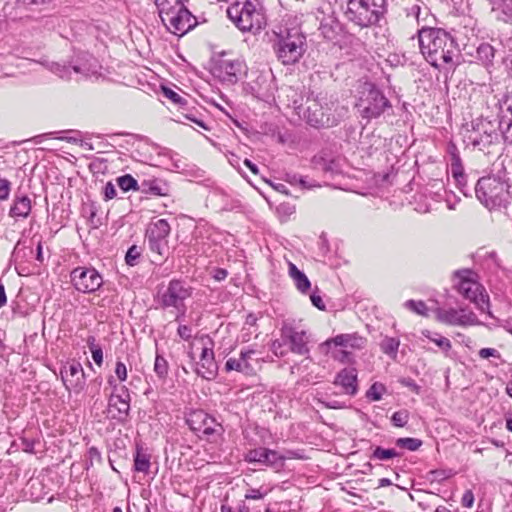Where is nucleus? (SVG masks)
I'll list each match as a JSON object with an SVG mask.
<instances>
[{"instance_id":"obj_31","label":"nucleus","mask_w":512,"mask_h":512,"mask_svg":"<svg viewBox=\"0 0 512 512\" xmlns=\"http://www.w3.org/2000/svg\"><path fill=\"white\" fill-rule=\"evenodd\" d=\"M399 345L400 341L398 339L393 337H385L381 342V350L385 354L394 358L396 357Z\"/></svg>"},{"instance_id":"obj_33","label":"nucleus","mask_w":512,"mask_h":512,"mask_svg":"<svg viewBox=\"0 0 512 512\" xmlns=\"http://www.w3.org/2000/svg\"><path fill=\"white\" fill-rule=\"evenodd\" d=\"M386 392V387L380 382L373 383L366 391V397L371 401L381 400L383 394Z\"/></svg>"},{"instance_id":"obj_16","label":"nucleus","mask_w":512,"mask_h":512,"mask_svg":"<svg viewBox=\"0 0 512 512\" xmlns=\"http://www.w3.org/2000/svg\"><path fill=\"white\" fill-rule=\"evenodd\" d=\"M291 458H294L293 452H289L287 456H284L275 450L264 447L249 450L245 455V460L249 463H260L276 469L282 468L284 461Z\"/></svg>"},{"instance_id":"obj_12","label":"nucleus","mask_w":512,"mask_h":512,"mask_svg":"<svg viewBox=\"0 0 512 512\" xmlns=\"http://www.w3.org/2000/svg\"><path fill=\"white\" fill-rule=\"evenodd\" d=\"M345 14L356 25L368 27L378 22L381 13L364 0H349Z\"/></svg>"},{"instance_id":"obj_30","label":"nucleus","mask_w":512,"mask_h":512,"mask_svg":"<svg viewBox=\"0 0 512 512\" xmlns=\"http://www.w3.org/2000/svg\"><path fill=\"white\" fill-rule=\"evenodd\" d=\"M117 185L123 192L139 191L137 180L130 174H125L116 179Z\"/></svg>"},{"instance_id":"obj_49","label":"nucleus","mask_w":512,"mask_h":512,"mask_svg":"<svg viewBox=\"0 0 512 512\" xmlns=\"http://www.w3.org/2000/svg\"><path fill=\"white\" fill-rule=\"evenodd\" d=\"M366 5H370L374 9H376L378 12L382 13V9L386 3V0H364Z\"/></svg>"},{"instance_id":"obj_34","label":"nucleus","mask_w":512,"mask_h":512,"mask_svg":"<svg viewBox=\"0 0 512 512\" xmlns=\"http://www.w3.org/2000/svg\"><path fill=\"white\" fill-rule=\"evenodd\" d=\"M169 366L167 360L161 356L156 355L154 362V371L158 375L159 378L164 379L168 374Z\"/></svg>"},{"instance_id":"obj_3","label":"nucleus","mask_w":512,"mask_h":512,"mask_svg":"<svg viewBox=\"0 0 512 512\" xmlns=\"http://www.w3.org/2000/svg\"><path fill=\"white\" fill-rule=\"evenodd\" d=\"M273 50L283 65H294L305 53L306 37L297 27L279 26L273 31Z\"/></svg>"},{"instance_id":"obj_28","label":"nucleus","mask_w":512,"mask_h":512,"mask_svg":"<svg viewBox=\"0 0 512 512\" xmlns=\"http://www.w3.org/2000/svg\"><path fill=\"white\" fill-rule=\"evenodd\" d=\"M404 307L419 316H429V308L423 300H407L404 303Z\"/></svg>"},{"instance_id":"obj_41","label":"nucleus","mask_w":512,"mask_h":512,"mask_svg":"<svg viewBox=\"0 0 512 512\" xmlns=\"http://www.w3.org/2000/svg\"><path fill=\"white\" fill-rule=\"evenodd\" d=\"M146 187L145 191L155 195V196H165L166 193L163 191L162 187L156 181H145L142 184Z\"/></svg>"},{"instance_id":"obj_2","label":"nucleus","mask_w":512,"mask_h":512,"mask_svg":"<svg viewBox=\"0 0 512 512\" xmlns=\"http://www.w3.org/2000/svg\"><path fill=\"white\" fill-rule=\"evenodd\" d=\"M351 92L355 98L354 107L360 117L367 122L379 118L391 108V103L384 93L366 79L356 81Z\"/></svg>"},{"instance_id":"obj_54","label":"nucleus","mask_w":512,"mask_h":512,"mask_svg":"<svg viewBox=\"0 0 512 512\" xmlns=\"http://www.w3.org/2000/svg\"><path fill=\"white\" fill-rule=\"evenodd\" d=\"M390 485H392V482H391V480H390V479H388V478H381V479H379V481H378V486H377V488H380V487H387V486H390Z\"/></svg>"},{"instance_id":"obj_5","label":"nucleus","mask_w":512,"mask_h":512,"mask_svg":"<svg viewBox=\"0 0 512 512\" xmlns=\"http://www.w3.org/2000/svg\"><path fill=\"white\" fill-rule=\"evenodd\" d=\"M228 18L241 31H259L265 25V18L256 0H235L227 8Z\"/></svg>"},{"instance_id":"obj_45","label":"nucleus","mask_w":512,"mask_h":512,"mask_svg":"<svg viewBox=\"0 0 512 512\" xmlns=\"http://www.w3.org/2000/svg\"><path fill=\"white\" fill-rule=\"evenodd\" d=\"M104 200L109 201L116 197L117 192L115 185L112 182H107L104 187Z\"/></svg>"},{"instance_id":"obj_13","label":"nucleus","mask_w":512,"mask_h":512,"mask_svg":"<svg viewBox=\"0 0 512 512\" xmlns=\"http://www.w3.org/2000/svg\"><path fill=\"white\" fill-rule=\"evenodd\" d=\"M355 338L350 334H340L334 338L327 339L321 344L324 353L329 354L333 359L342 363L350 362L351 351L354 348Z\"/></svg>"},{"instance_id":"obj_18","label":"nucleus","mask_w":512,"mask_h":512,"mask_svg":"<svg viewBox=\"0 0 512 512\" xmlns=\"http://www.w3.org/2000/svg\"><path fill=\"white\" fill-rule=\"evenodd\" d=\"M122 393H112L108 399L107 412L112 419L123 421L129 414L130 396L126 389Z\"/></svg>"},{"instance_id":"obj_10","label":"nucleus","mask_w":512,"mask_h":512,"mask_svg":"<svg viewBox=\"0 0 512 512\" xmlns=\"http://www.w3.org/2000/svg\"><path fill=\"white\" fill-rule=\"evenodd\" d=\"M264 360L254 349H242L238 356H231L225 362V371H236L246 376H254L262 368Z\"/></svg>"},{"instance_id":"obj_56","label":"nucleus","mask_w":512,"mask_h":512,"mask_svg":"<svg viewBox=\"0 0 512 512\" xmlns=\"http://www.w3.org/2000/svg\"><path fill=\"white\" fill-rule=\"evenodd\" d=\"M37 259L42 261V247H41V244H39L38 247H37Z\"/></svg>"},{"instance_id":"obj_39","label":"nucleus","mask_w":512,"mask_h":512,"mask_svg":"<svg viewBox=\"0 0 512 512\" xmlns=\"http://www.w3.org/2000/svg\"><path fill=\"white\" fill-rule=\"evenodd\" d=\"M141 255V248L133 245L131 246L125 256V261L128 265L134 266L137 264V261Z\"/></svg>"},{"instance_id":"obj_9","label":"nucleus","mask_w":512,"mask_h":512,"mask_svg":"<svg viewBox=\"0 0 512 512\" xmlns=\"http://www.w3.org/2000/svg\"><path fill=\"white\" fill-rule=\"evenodd\" d=\"M186 422L189 428L195 432L200 439L216 443L223 437L224 429L222 425L203 410L190 412Z\"/></svg>"},{"instance_id":"obj_42","label":"nucleus","mask_w":512,"mask_h":512,"mask_svg":"<svg viewBox=\"0 0 512 512\" xmlns=\"http://www.w3.org/2000/svg\"><path fill=\"white\" fill-rule=\"evenodd\" d=\"M11 192V182L8 179L0 178V201L9 198Z\"/></svg>"},{"instance_id":"obj_27","label":"nucleus","mask_w":512,"mask_h":512,"mask_svg":"<svg viewBox=\"0 0 512 512\" xmlns=\"http://www.w3.org/2000/svg\"><path fill=\"white\" fill-rule=\"evenodd\" d=\"M150 456L142 450H137L134 456V469L137 472L147 474L150 470Z\"/></svg>"},{"instance_id":"obj_20","label":"nucleus","mask_w":512,"mask_h":512,"mask_svg":"<svg viewBox=\"0 0 512 512\" xmlns=\"http://www.w3.org/2000/svg\"><path fill=\"white\" fill-rule=\"evenodd\" d=\"M334 385L340 386L342 392L349 396H354L358 392L357 371L354 368H344L337 373L334 379Z\"/></svg>"},{"instance_id":"obj_21","label":"nucleus","mask_w":512,"mask_h":512,"mask_svg":"<svg viewBox=\"0 0 512 512\" xmlns=\"http://www.w3.org/2000/svg\"><path fill=\"white\" fill-rule=\"evenodd\" d=\"M32 211V200L28 195H15L9 210V216L15 221L27 219Z\"/></svg>"},{"instance_id":"obj_8","label":"nucleus","mask_w":512,"mask_h":512,"mask_svg":"<svg viewBox=\"0 0 512 512\" xmlns=\"http://www.w3.org/2000/svg\"><path fill=\"white\" fill-rule=\"evenodd\" d=\"M475 191L479 201L490 210L500 208L510 198L506 183L495 176L480 178Z\"/></svg>"},{"instance_id":"obj_38","label":"nucleus","mask_w":512,"mask_h":512,"mask_svg":"<svg viewBox=\"0 0 512 512\" xmlns=\"http://www.w3.org/2000/svg\"><path fill=\"white\" fill-rule=\"evenodd\" d=\"M396 456H398V453L394 449H385L382 447H377L373 451V458L378 460H388Z\"/></svg>"},{"instance_id":"obj_64","label":"nucleus","mask_w":512,"mask_h":512,"mask_svg":"<svg viewBox=\"0 0 512 512\" xmlns=\"http://www.w3.org/2000/svg\"><path fill=\"white\" fill-rule=\"evenodd\" d=\"M265 512H270V510H269V509H266V511H265Z\"/></svg>"},{"instance_id":"obj_15","label":"nucleus","mask_w":512,"mask_h":512,"mask_svg":"<svg viewBox=\"0 0 512 512\" xmlns=\"http://www.w3.org/2000/svg\"><path fill=\"white\" fill-rule=\"evenodd\" d=\"M191 295L192 288L190 286L181 280L173 279L161 295V304L163 307H174L179 310L184 306V301Z\"/></svg>"},{"instance_id":"obj_62","label":"nucleus","mask_w":512,"mask_h":512,"mask_svg":"<svg viewBox=\"0 0 512 512\" xmlns=\"http://www.w3.org/2000/svg\"><path fill=\"white\" fill-rule=\"evenodd\" d=\"M299 183H300L304 188H306V187H307V186H306V183H305V181H304L303 179H300V180H299Z\"/></svg>"},{"instance_id":"obj_52","label":"nucleus","mask_w":512,"mask_h":512,"mask_svg":"<svg viewBox=\"0 0 512 512\" xmlns=\"http://www.w3.org/2000/svg\"><path fill=\"white\" fill-rule=\"evenodd\" d=\"M7 303V297L4 284L0 283V308L4 307Z\"/></svg>"},{"instance_id":"obj_58","label":"nucleus","mask_w":512,"mask_h":512,"mask_svg":"<svg viewBox=\"0 0 512 512\" xmlns=\"http://www.w3.org/2000/svg\"><path fill=\"white\" fill-rule=\"evenodd\" d=\"M435 512H451V511L445 506H439L436 508Z\"/></svg>"},{"instance_id":"obj_36","label":"nucleus","mask_w":512,"mask_h":512,"mask_svg":"<svg viewBox=\"0 0 512 512\" xmlns=\"http://www.w3.org/2000/svg\"><path fill=\"white\" fill-rule=\"evenodd\" d=\"M409 412L406 409H402L393 413L391 421L394 426L402 428L409 421Z\"/></svg>"},{"instance_id":"obj_4","label":"nucleus","mask_w":512,"mask_h":512,"mask_svg":"<svg viewBox=\"0 0 512 512\" xmlns=\"http://www.w3.org/2000/svg\"><path fill=\"white\" fill-rule=\"evenodd\" d=\"M155 5L163 25L176 36L185 35L197 24L181 0H155Z\"/></svg>"},{"instance_id":"obj_17","label":"nucleus","mask_w":512,"mask_h":512,"mask_svg":"<svg viewBox=\"0 0 512 512\" xmlns=\"http://www.w3.org/2000/svg\"><path fill=\"white\" fill-rule=\"evenodd\" d=\"M61 379L68 391L80 393L85 387V372L79 362L71 361L64 364L60 370Z\"/></svg>"},{"instance_id":"obj_55","label":"nucleus","mask_w":512,"mask_h":512,"mask_svg":"<svg viewBox=\"0 0 512 512\" xmlns=\"http://www.w3.org/2000/svg\"><path fill=\"white\" fill-rule=\"evenodd\" d=\"M506 428L508 431L512 432V417L506 418Z\"/></svg>"},{"instance_id":"obj_24","label":"nucleus","mask_w":512,"mask_h":512,"mask_svg":"<svg viewBox=\"0 0 512 512\" xmlns=\"http://www.w3.org/2000/svg\"><path fill=\"white\" fill-rule=\"evenodd\" d=\"M288 273L301 293H306L310 289L311 283L308 277L292 262L288 263Z\"/></svg>"},{"instance_id":"obj_37","label":"nucleus","mask_w":512,"mask_h":512,"mask_svg":"<svg viewBox=\"0 0 512 512\" xmlns=\"http://www.w3.org/2000/svg\"><path fill=\"white\" fill-rule=\"evenodd\" d=\"M161 89H162V93H163L164 97L169 99L172 103L177 104V105H185L186 104V100L183 97H181L177 92L172 90L171 88L162 86Z\"/></svg>"},{"instance_id":"obj_32","label":"nucleus","mask_w":512,"mask_h":512,"mask_svg":"<svg viewBox=\"0 0 512 512\" xmlns=\"http://www.w3.org/2000/svg\"><path fill=\"white\" fill-rule=\"evenodd\" d=\"M220 68L225 72L227 76L235 77L238 73L241 72L242 64L238 60H223L220 64Z\"/></svg>"},{"instance_id":"obj_46","label":"nucleus","mask_w":512,"mask_h":512,"mask_svg":"<svg viewBox=\"0 0 512 512\" xmlns=\"http://www.w3.org/2000/svg\"><path fill=\"white\" fill-rule=\"evenodd\" d=\"M461 504H462V506L468 507V508L473 506L474 494H473L472 490L465 491V493L463 494V496L461 498Z\"/></svg>"},{"instance_id":"obj_14","label":"nucleus","mask_w":512,"mask_h":512,"mask_svg":"<svg viewBox=\"0 0 512 512\" xmlns=\"http://www.w3.org/2000/svg\"><path fill=\"white\" fill-rule=\"evenodd\" d=\"M71 282L76 290L92 293L102 286L103 280L96 269L77 267L71 272Z\"/></svg>"},{"instance_id":"obj_29","label":"nucleus","mask_w":512,"mask_h":512,"mask_svg":"<svg viewBox=\"0 0 512 512\" xmlns=\"http://www.w3.org/2000/svg\"><path fill=\"white\" fill-rule=\"evenodd\" d=\"M87 346L92 354V359L98 367L103 364V351L100 345L96 343L94 336H89L86 340Z\"/></svg>"},{"instance_id":"obj_61","label":"nucleus","mask_w":512,"mask_h":512,"mask_svg":"<svg viewBox=\"0 0 512 512\" xmlns=\"http://www.w3.org/2000/svg\"><path fill=\"white\" fill-rule=\"evenodd\" d=\"M113 512H123V511H122V509L120 507H115L113 509ZM128 512H130V511H128Z\"/></svg>"},{"instance_id":"obj_53","label":"nucleus","mask_w":512,"mask_h":512,"mask_svg":"<svg viewBox=\"0 0 512 512\" xmlns=\"http://www.w3.org/2000/svg\"><path fill=\"white\" fill-rule=\"evenodd\" d=\"M244 165L254 174L257 175L259 173L258 167L252 163L249 159L244 160Z\"/></svg>"},{"instance_id":"obj_59","label":"nucleus","mask_w":512,"mask_h":512,"mask_svg":"<svg viewBox=\"0 0 512 512\" xmlns=\"http://www.w3.org/2000/svg\"><path fill=\"white\" fill-rule=\"evenodd\" d=\"M506 393L512 398V382L507 384Z\"/></svg>"},{"instance_id":"obj_47","label":"nucleus","mask_w":512,"mask_h":512,"mask_svg":"<svg viewBox=\"0 0 512 512\" xmlns=\"http://www.w3.org/2000/svg\"><path fill=\"white\" fill-rule=\"evenodd\" d=\"M177 332L178 335L184 340H189L192 336V329L187 325H180Z\"/></svg>"},{"instance_id":"obj_50","label":"nucleus","mask_w":512,"mask_h":512,"mask_svg":"<svg viewBox=\"0 0 512 512\" xmlns=\"http://www.w3.org/2000/svg\"><path fill=\"white\" fill-rule=\"evenodd\" d=\"M227 276H228V272H227V270H225V269H223V268H216V269H214V271H213V278H214L216 281H222V280H224Z\"/></svg>"},{"instance_id":"obj_51","label":"nucleus","mask_w":512,"mask_h":512,"mask_svg":"<svg viewBox=\"0 0 512 512\" xmlns=\"http://www.w3.org/2000/svg\"><path fill=\"white\" fill-rule=\"evenodd\" d=\"M310 299H311L312 304L315 307H317L319 310H324L325 309V304H324L321 296L316 295V294H312L310 296Z\"/></svg>"},{"instance_id":"obj_63","label":"nucleus","mask_w":512,"mask_h":512,"mask_svg":"<svg viewBox=\"0 0 512 512\" xmlns=\"http://www.w3.org/2000/svg\"><path fill=\"white\" fill-rule=\"evenodd\" d=\"M240 512H249V509L247 507H244L243 509L240 510Z\"/></svg>"},{"instance_id":"obj_26","label":"nucleus","mask_w":512,"mask_h":512,"mask_svg":"<svg viewBox=\"0 0 512 512\" xmlns=\"http://www.w3.org/2000/svg\"><path fill=\"white\" fill-rule=\"evenodd\" d=\"M422 335L426 337L429 341L433 342L439 349L444 353L445 356L449 355V352L452 349L451 341L442 336L441 334H432V332L428 329L422 330Z\"/></svg>"},{"instance_id":"obj_19","label":"nucleus","mask_w":512,"mask_h":512,"mask_svg":"<svg viewBox=\"0 0 512 512\" xmlns=\"http://www.w3.org/2000/svg\"><path fill=\"white\" fill-rule=\"evenodd\" d=\"M281 337L290 343L292 352L300 355L308 353L306 335L303 331H296L291 326L284 325L281 329Z\"/></svg>"},{"instance_id":"obj_57","label":"nucleus","mask_w":512,"mask_h":512,"mask_svg":"<svg viewBox=\"0 0 512 512\" xmlns=\"http://www.w3.org/2000/svg\"><path fill=\"white\" fill-rule=\"evenodd\" d=\"M221 512H234L233 509L230 506L222 505L221 506Z\"/></svg>"},{"instance_id":"obj_11","label":"nucleus","mask_w":512,"mask_h":512,"mask_svg":"<svg viewBox=\"0 0 512 512\" xmlns=\"http://www.w3.org/2000/svg\"><path fill=\"white\" fill-rule=\"evenodd\" d=\"M435 317L438 322L449 326L471 327L480 324L477 315L464 308H437Z\"/></svg>"},{"instance_id":"obj_35","label":"nucleus","mask_w":512,"mask_h":512,"mask_svg":"<svg viewBox=\"0 0 512 512\" xmlns=\"http://www.w3.org/2000/svg\"><path fill=\"white\" fill-rule=\"evenodd\" d=\"M396 444L401 448L416 451L421 447L422 441L420 439L406 437L397 439Z\"/></svg>"},{"instance_id":"obj_1","label":"nucleus","mask_w":512,"mask_h":512,"mask_svg":"<svg viewBox=\"0 0 512 512\" xmlns=\"http://www.w3.org/2000/svg\"><path fill=\"white\" fill-rule=\"evenodd\" d=\"M418 41L422 55L433 67L453 64L456 43L446 31L422 28L418 31Z\"/></svg>"},{"instance_id":"obj_7","label":"nucleus","mask_w":512,"mask_h":512,"mask_svg":"<svg viewBox=\"0 0 512 512\" xmlns=\"http://www.w3.org/2000/svg\"><path fill=\"white\" fill-rule=\"evenodd\" d=\"M213 347V340L206 335L195 337L190 343L189 355L192 360L198 359L195 371L208 380L212 379L217 371Z\"/></svg>"},{"instance_id":"obj_6","label":"nucleus","mask_w":512,"mask_h":512,"mask_svg":"<svg viewBox=\"0 0 512 512\" xmlns=\"http://www.w3.org/2000/svg\"><path fill=\"white\" fill-rule=\"evenodd\" d=\"M455 288L481 311H488L490 307L489 295L479 282V276L470 269H461L454 272Z\"/></svg>"},{"instance_id":"obj_40","label":"nucleus","mask_w":512,"mask_h":512,"mask_svg":"<svg viewBox=\"0 0 512 512\" xmlns=\"http://www.w3.org/2000/svg\"><path fill=\"white\" fill-rule=\"evenodd\" d=\"M287 343V340H284L282 337L281 339H276L271 344V350L276 356H284L287 354V349L285 348V345Z\"/></svg>"},{"instance_id":"obj_60","label":"nucleus","mask_w":512,"mask_h":512,"mask_svg":"<svg viewBox=\"0 0 512 512\" xmlns=\"http://www.w3.org/2000/svg\"><path fill=\"white\" fill-rule=\"evenodd\" d=\"M507 330L512 334V319L507 321Z\"/></svg>"},{"instance_id":"obj_25","label":"nucleus","mask_w":512,"mask_h":512,"mask_svg":"<svg viewBox=\"0 0 512 512\" xmlns=\"http://www.w3.org/2000/svg\"><path fill=\"white\" fill-rule=\"evenodd\" d=\"M150 251L154 254L153 262H163L169 254L168 240L147 239Z\"/></svg>"},{"instance_id":"obj_22","label":"nucleus","mask_w":512,"mask_h":512,"mask_svg":"<svg viewBox=\"0 0 512 512\" xmlns=\"http://www.w3.org/2000/svg\"><path fill=\"white\" fill-rule=\"evenodd\" d=\"M304 118L307 123L313 127L323 126L328 121V118L325 119L322 107L315 101L307 106L304 112Z\"/></svg>"},{"instance_id":"obj_48","label":"nucleus","mask_w":512,"mask_h":512,"mask_svg":"<svg viewBox=\"0 0 512 512\" xmlns=\"http://www.w3.org/2000/svg\"><path fill=\"white\" fill-rule=\"evenodd\" d=\"M264 497V494L260 492L259 489H249L245 494V499L247 500H259Z\"/></svg>"},{"instance_id":"obj_43","label":"nucleus","mask_w":512,"mask_h":512,"mask_svg":"<svg viewBox=\"0 0 512 512\" xmlns=\"http://www.w3.org/2000/svg\"><path fill=\"white\" fill-rule=\"evenodd\" d=\"M478 355L481 359H489L490 357L500 359L501 354L495 348H482L478 351Z\"/></svg>"},{"instance_id":"obj_23","label":"nucleus","mask_w":512,"mask_h":512,"mask_svg":"<svg viewBox=\"0 0 512 512\" xmlns=\"http://www.w3.org/2000/svg\"><path fill=\"white\" fill-rule=\"evenodd\" d=\"M170 225L166 219H159L152 223L147 230V239L168 240Z\"/></svg>"},{"instance_id":"obj_44","label":"nucleus","mask_w":512,"mask_h":512,"mask_svg":"<svg viewBox=\"0 0 512 512\" xmlns=\"http://www.w3.org/2000/svg\"><path fill=\"white\" fill-rule=\"evenodd\" d=\"M115 374L121 382H124L127 380V377H128L127 368H126V365L122 361L116 362Z\"/></svg>"}]
</instances>
